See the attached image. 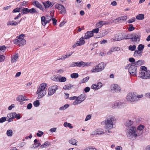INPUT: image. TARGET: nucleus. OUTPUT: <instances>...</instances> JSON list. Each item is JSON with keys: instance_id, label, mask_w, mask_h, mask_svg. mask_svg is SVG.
Returning <instances> with one entry per match:
<instances>
[{"instance_id": "30", "label": "nucleus", "mask_w": 150, "mask_h": 150, "mask_svg": "<svg viewBox=\"0 0 150 150\" xmlns=\"http://www.w3.org/2000/svg\"><path fill=\"white\" fill-rule=\"evenodd\" d=\"M142 52L141 51H139V50H136L135 51L133 55L134 57H137L138 56H142Z\"/></svg>"}, {"instance_id": "3", "label": "nucleus", "mask_w": 150, "mask_h": 150, "mask_svg": "<svg viewBox=\"0 0 150 150\" xmlns=\"http://www.w3.org/2000/svg\"><path fill=\"white\" fill-rule=\"evenodd\" d=\"M125 69H128L129 72L131 75L136 76L137 67L134 64H128L125 67Z\"/></svg>"}, {"instance_id": "43", "label": "nucleus", "mask_w": 150, "mask_h": 150, "mask_svg": "<svg viewBox=\"0 0 150 150\" xmlns=\"http://www.w3.org/2000/svg\"><path fill=\"white\" fill-rule=\"evenodd\" d=\"M96 134H101L104 133V130L102 129H99L96 130Z\"/></svg>"}, {"instance_id": "60", "label": "nucleus", "mask_w": 150, "mask_h": 150, "mask_svg": "<svg viewBox=\"0 0 150 150\" xmlns=\"http://www.w3.org/2000/svg\"><path fill=\"white\" fill-rule=\"evenodd\" d=\"M21 9L20 8L17 7L13 10L12 12L13 13H16L19 12L20 11Z\"/></svg>"}, {"instance_id": "26", "label": "nucleus", "mask_w": 150, "mask_h": 150, "mask_svg": "<svg viewBox=\"0 0 150 150\" xmlns=\"http://www.w3.org/2000/svg\"><path fill=\"white\" fill-rule=\"evenodd\" d=\"M36 93L37 94H38V99H40L44 96L46 93H44L43 92V91H38V89Z\"/></svg>"}, {"instance_id": "63", "label": "nucleus", "mask_w": 150, "mask_h": 150, "mask_svg": "<svg viewBox=\"0 0 150 150\" xmlns=\"http://www.w3.org/2000/svg\"><path fill=\"white\" fill-rule=\"evenodd\" d=\"M52 20L53 21L52 23L54 25H57V20L56 18H53V17H52Z\"/></svg>"}, {"instance_id": "25", "label": "nucleus", "mask_w": 150, "mask_h": 150, "mask_svg": "<svg viewBox=\"0 0 150 150\" xmlns=\"http://www.w3.org/2000/svg\"><path fill=\"white\" fill-rule=\"evenodd\" d=\"M79 63V67H81L82 66L84 67L85 66H89L91 64V62H86L82 61H80Z\"/></svg>"}, {"instance_id": "15", "label": "nucleus", "mask_w": 150, "mask_h": 150, "mask_svg": "<svg viewBox=\"0 0 150 150\" xmlns=\"http://www.w3.org/2000/svg\"><path fill=\"white\" fill-rule=\"evenodd\" d=\"M144 128V126L143 125H140L137 128L136 131L138 133V136H139L143 133V130Z\"/></svg>"}, {"instance_id": "9", "label": "nucleus", "mask_w": 150, "mask_h": 150, "mask_svg": "<svg viewBox=\"0 0 150 150\" xmlns=\"http://www.w3.org/2000/svg\"><path fill=\"white\" fill-rule=\"evenodd\" d=\"M141 35L140 33L132 34V41L135 42H139L140 40Z\"/></svg>"}, {"instance_id": "55", "label": "nucleus", "mask_w": 150, "mask_h": 150, "mask_svg": "<svg viewBox=\"0 0 150 150\" xmlns=\"http://www.w3.org/2000/svg\"><path fill=\"white\" fill-rule=\"evenodd\" d=\"M61 11H60L59 13L62 14H65L66 13V10L64 7H63L61 9Z\"/></svg>"}, {"instance_id": "6", "label": "nucleus", "mask_w": 150, "mask_h": 150, "mask_svg": "<svg viewBox=\"0 0 150 150\" xmlns=\"http://www.w3.org/2000/svg\"><path fill=\"white\" fill-rule=\"evenodd\" d=\"M58 86L56 85L52 86L50 87L48 89V96H49L53 95L58 89Z\"/></svg>"}, {"instance_id": "11", "label": "nucleus", "mask_w": 150, "mask_h": 150, "mask_svg": "<svg viewBox=\"0 0 150 150\" xmlns=\"http://www.w3.org/2000/svg\"><path fill=\"white\" fill-rule=\"evenodd\" d=\"M125 103L120 102H117L115 103L112 105V107L113 108H123L125 106Z\"/></svg>"}, {"instance_id": "61", "label": "nucleus", "mask_w": 150, "mask_h": 150, "mask_svg": "<svg viewBox=\"0 0 150 150\" xmlns=\"http://www.w3.org/2000/svg\"><path fill=\"white\" fill-rule=\"evenodd\" d=\"M89 78H90V77L89 76H87V77H86V78H83V79L82 83H85L86 82H87L88 81L89 79Z\"/></svg>"}, {"instance_id": "47", "label": "nucleus", "mask_w": 150, "mask_h": 150, "mask_svg": "<svg viewBox=\"0 0 150 150\" xmlns=\"http://www.w3.org/2000/svg\"><path fill=\"white\" fill-rule=\"evenodd\" d=\"M144 45H143L140 44L139 45L137 49L139 51H141L142 52L143 50L144 49Z\"/></svg>"}, {"instance_id": "1", "label": "nucleus", "mask_w": 150, "mask_h": 150, "mask_svg": "<svg viewBox=\"0 0 150 150\" xmlns=\"http://www.w3.org/2000/svg\"><path fill=\"white\" fill-rule=\"evenodd\" d=\"M125 132L127 137L130 139L134 140L138 136V133L136 131V127H135L126 128Z\"/></svg>"}, {"instance_id": "8", "label": "nucleus", "mask_w": 150, "mask_h": 150, "mask_svg": "<svg viewBox=\"0 0 150 150\" xmlns=\"http://www.w3.org/2000/svg\"><path fill=\"white\" fill-rule=\"evenodd\" d=\"M126 99L129 102L136 101V96L133 93H129L126 97Z\"/></svg>"}, {"instance_id": "41", "label": "nucleus", "mask_w": 150, "mask_h": 150, "mask_svg": "<svg viewBox=\"0 0 150 150\" xmlns=\"http://www.w3.org/2000/svg\"><path fill=\"white\" fill-rule=\"evenodd\" d=\"M55 7L56 8L60 10L64 6L61 4H57L55 5Z\"/></svg>"}, {"instance_id": "19", "label": "nucleus", "mask_w": 150, "mask_h": 150, "mask_svg": "<svg viewBox=\"0 0 150 150\" xmlns=\"http://www.w3.org/2000/svg\"><path fill=\"white\" fill-rule=\"evenodd\" d=\"M78 100L81 103L86 98V96L85 93H83L81 94L79 96L77 97Z\"/></svg>"}, {"instance_id": "4", "label": "nucleus", "mask_w": 150, "mask_h": 150, "mask_svg": "<svg viewBox=\"0 0 150 150\" xmlns=\"http://www.w3.org/2000/svg\"><path fill=\"white\" fill-rule=\"evenodd\" d=\"M105 67V64L103 62H101L96 66L95 68L91 70L92 72H97L103 70Z\"/></svg>"}, {"instance_id": "39", "label": "nucleus", "mask_w": 150, "mask_h": 150, "mask_svg": "<svg viewBox=\"0 0 150 150\" xmlns=\"http://www.w3.org/2000/svg\"><path fill=\"white\" fill-rule=\"evenodd\" d=\"M18 57V54L14 55L13 57H12L11 62V63H13L16 61V60Z\"/></svg>"}, {"instance_id": "20", "label": "nucleus", "mask_w": 150, "mask_h": 150, "mask_svg": "<svg viewBox=\"0 0 150 150\" xmlns=\"http://www.w3.org/2000/svg\"><path fill=\"white\" fill-rule=\"evenodd\" d=\"M13 112L9 113L7 116L6 117L7 121H8V122H10L12 121L13 119L14 118V115Z\"/></svg>"}, {"instance_id": "13", "label": "nucleus", "mask_w": 150, "mask_h": 150, "mask_svg": "<svg viewBox=\"0 0 150 150\" xmlns=\"http://www.w3.org/2000/svg\"><path fill=\"white\" fill-rule=\"evenodd\" d=\"M42 3L46 9L49 7H52L54 4V2H51L49 1L43 2Z\"/></svg>"}, {"instance_id": "14", "label": "nucleus", "mask_w": 150, "mask_h": 150, "mask_svg": "<svg viewBox=\"0 0 150 150\" xmlns=\"http://www.w3.org/2000/svg\"><path fill=\"white\" fill-rule=\"evenodd\" d=\"M134 123V122L131 120H127L125 123V126L126 127V128H130L131 127H135L133 125Z\"/></svg>"}, {"instance_id": "5", "label": "nucleus", "mask_w": 150, "mask_h": 150, "mask_svg": "<svg viewBox=\"0 0 150 150\" xmlns=\"http://www.w3.org/2000/svg\"><path fill=\"white\" fill-rule=\"evenodd\" d=\"M53 16L50 15H47L45 18L44 16H42L41 17V23L42 25L45 26L47 23H49L52 19Z\"/></svg>"}, {"instance_id": "57", "label": "nucleus", "mask_w": 150, "mask_h": 150, "mask_svg": "<svg viewBox=\"0 0 150 150\" xmlns=\"http://www.w3.org/2000/svg\"><path fill=\"white\" fill-rule=\"evenodd\" d=\"M6 117H2L0 119V123H2L4 122L6 120Z\"/></svg>"}, {"instance_id": "29", "label": "nucleus", "mask_w": 150, "mask_h": 150, "mask_svg": "<svg viewBox=\"0 0 150 150\" xmlns=\"http://www.w3.org/2000/svg\"><path fill=\"white\" fill-rule=\"evenodd\" d=\"M118 38H117L118 41L121 40L123 39H132V34H131L130 35H127L126 37L123 36H122L120 38H119V36L117 37Z\"/></svg>"}, {"instance_id": "17", "label": "nucleus", "mask_w": 150, "mask_h": 150, "mask_svg": "<svg viewBox=\"0 0 150 150\" xmlns=\"http://www.w3.org/2000/svg\"><path fill=\"white\" fill-rule=\"evenodd\" d=\"M140 69L141 70L140 72L141 76H140V77L141 76H142L144 75V74H142V72L144 73L145 74H147L148 73H149L150 72L149 71L147 70V68L144 66H141L140 67Z\"/></svg>"}, {"instance_id": "33", "label": "nucleus", "mask_w": 150, "mask_h": 150, "mask_svg": "<svg viewBox=\"0 0 150 150\" xmlns=\"http://www.w3.org/2000/svg\"><path fill=\"white\" fill-rule=\"evenodd\" d=\"M149 73H148L146 74H145L144 73L142 72V74H144L143 76H141V78L143 79H150V74H149Z\"/></svg>"}, {"instance_id": "49", "label": "nucleus", "mask_w": 150, "mask_h": 150, "mask_svg": "<svg viewBox=\"0 0 150 150\" xmlns=\"http://www.w3.org/2000/svg\"><path fill=\"white\" fill-rule=\"evenodd\" d=\"M69 106V105L68 104H65L63 106L60 107L59 108L60 110H64L67 108Z\"/></svg>"}, {"instance_id": "18", "label": "nucleus", "mask_w": 150, "mask_h": 150, "mask_svg": "<svg viewBox=\"0 0 150 150\" xmlns=\"http://www.w3.org/2000/svg\"><path fill=\"white\" fill-rule=\"evenodd\" d=\"M33 4L34 6L41 10H43L44 9V8L42 5L38 1H34L33 2Z\"/></svg>"}, {"instance_id": "32", "label": "nucleus", "mask_w": 150, "mask_h": 150, "mask_svg": "<svg viewBox=\"0 0 150 150\" xmlns=\"http://www.w3.org/2000/svg\"><path fill=\"white\" fill-rule=\"evenodd\" d=\"M85 38H84L83 37H82L79 39V41H77L79 45V46L84 44L85 43Z\"/></svg>"}, {"instance_id": "31", "label": "nucleus", "mask_w": 150, "mask_h": 150, "mask_svg": "<svg viewBox=\"0 0 150 150\" xmlns=\"http://www.w3.org/2000/svg\"><path fill=\"white\" fill-rule=\"evenodd\" d=\"M50 144H51L48 141H46L43 144L41 145L40 146V148L41 149H43L46 147H47L49 146L50 145Z\"/></svg>"}, {"instance_id": "52", "label": "nucleus", "mask_w": 150, "mask_h": 150, "mask_svg": "<svg viewBox=\"0 0 150 150\" xmlns=\"http://www.w3.org/2000/svg\"><path fill=\"white\" fill-rule=\"evenodd\" d=\"M33 104L34 106L35 107H38L40 103L39 101L38 100H37L34 102Z\"/></svg>"}, {"instance_id": "64", "label": "nucleus", "mask_w": 150, "mask_h": 150, "mask_svg": "<svg viewBox=\"0 0 150 150\" xmlns=\"http://www.w3.org/2000/svg\"><path fill=\"white\" fill-rule=\"evenodd\" d=\"M129 61L130 62L132 63V64L133 63H134L135 62V59L132 57L130 58L129 59Z\"/></svg>"}, {"instance_id": "51", "label": "nucleus", "mask_w": 150, "mask_h": 150, "mask_svg": "<svg viewBox=\"0 0 150 150\" xmlns=\"http://www.w3.org/2000/svg\"><path fill=\"white\" fill-rule=\"evenodd\" d=\"M14 118H16L17 119H19L21 118V115L19 113L17 114L16 112H13Z\"/></svg>"}, {"instance_id": "2", "label": "nucleus", "mask_w": 150, "mask_h": 150, "mask_svg": "<svg viewBox=\"0 0 150 150\" xmlns=\"http://www.w3.org/2000/svg\"><path fill=\"white\" fill-rule=\"evenodd\" d=\"M116 119L112 115L108 116L105 120V127L106 129H111L113 128V125L115 123Z\"/></svg>"}, {"instance_id": "54", "label": "nucleus", "mask_w": 150, "mask_h": 150, "mask_svg": "<svg viewBox=\"0 0 150 150\" xmlns=\"http://www.w3.org/2000/svg\"><path fill=\"white\" fill-rule=\"evenodd\" d=\"M135 29V28L133 27V25L132 24H130L129 25L128 30L129 31H132L133 30Z\"/></svg>"}, {"instance_id": "40", "label": "nucleus", "mask_w": 150, "mask_h": 150, "mask_svg": "<svg viewBox=\"0 0 150 150\" xmlns=\"http://www.w3.org/2000/svg\"><path fill=\"white\" fill-rule=\"evenodd\" d=\"M29 13L31 14L38 13V12L35 10V8H33L31 9H29Z\"/></svg>"}, {"instance_id": "34", "label": "nucleus", "mask_w": 150, "mask_h": 150, "mask_svg": "<svg viewBox=\"0 0 150 150\" xmlns=\"http://www.w3.org/2000/svg\"><path fill=\"white\" fill-rule=\"evenodd\" d=\"M73 85L72 84L66 85L63 87V89L65 90H68L73 87Z\"/></svg>"}, {"instance_id": "12", "label": "nucleus", "mask_w": 150, "mask_h": 150, "mask_svg": "<svg viewBox=\"0 0 150 150\" xmlns=\"http://www.w3.org/2000/svg\"><path fill=\"white\" fill-rule=\"evenodd\" d=\"M47 86L46 83H43L41 84L39 86L38 88V91H41L42 90L43 91L44 93H46V87Z\"/></svg>"}, {"instance_id": "23", "label": "nucleus", "mask_w": 150, "mask_h": 150, "mask_svg": "<svg viewBox=\"0 0 150 150\" xmlns=\"http://www.w3.org/2000/svg\"><path fill=\"white\" fill-rule=\"evenodd\" d=\"M93 34L92 32L91 31H87L85 34V38L86 39H88L90 38L93 37Z\"/></svg>"}, {"instance_id": "36", "label": "nucleus", "mask_w": 150, "mask_h": 150, "mask_svg": "<svg viewBox=\"0 0 150 150\" xmlns=\"http://www.w3.org/2000/svg\"><path fill=\"white\" fill-rule=\"evenodd\" d=\"M136 18L139 20H141L144 18V15L143 14H140L137 15Z\"/></svg>"}, {"instance_id": "24", "label": "nucleus", "mask_w": 150, "mask_h": 150, "mask_svg": "<svg viewBox=\"0 0 150 150\" xmlns=\"http://www.w3.org/2000/svg\"><path fill=\"white\" fill-rule=\"evenodd\" d=\"M144 61L143 60H139L135 62L134 63H133L137 67V66H140L143 64L144 63Z\"/></svg>"}, {"instance_id": "28", "label": "nucleus", "mask_w": 150, "mask_h": 150, "mask_svg": "<svg viewBox=\"0 0 150 150\" xmlns=\"http://www.w3.org/2000/svg\"><path fill=\"white\" fill-rule=\"evenodd\" d=\"M18 23L14 21H9L7 23L8 26L12 25L16 26L18 25Z\"/></svg>"}, {"instance_id": "22", "label": "nucleus", "mask_w": 150, "mask_h": 150, "mask_svg": "<svg viewBox=\"0 0 150 150\" xmlns=\"http://www.w3.org/2000/svg\"><path fill=\"white\" fill-rule=\"evenodd\" d=\"M39 140L37 139H35L34 140V143L32 145L31 148H36L40 146L41 144L40 142H38Z\"/></svg>"}, {"instance_id": "21", "label": "nucleus", "mask_w": 150, "mask_h": 150, "mask_svg": "<svg viewBox=\"0 0 150 150\" xmlns=\"http://www.w3.org/2000/svg\"><path fill=\"white\" fill-rule=\"evenodd\" d=\"M102 86V84L100 82L97 83V85L93 84L91 86V88L93 89L98 90Z\"/></svg>"}, {"instance_id": "10", "label": "nucleus", "mask_w": 150, "mask_h": 150, "mask_svg": "<svg viewBox=\"0 0 150 150\" xmlns=\"http://www.w3.org/2000/svg\"><path fill=\"white\" fill-rule=\"evenodd\" d=\"M13 42L16 45H18L20 46L25 45L26 43V40L23 38H17L13 41Z\"/></svg>"}, {"instance_id": "44", "label": "nucleus", "mask_w": 150, "mask_h": 150, "mask_svg": "<svg viewBox=\"0 0 150 150\" xmlns=\"http://www.w3.org/2000/svg\"><path fill=\"white\" fill-rule=\"evenodd\" d=\"M76 140L73 139H71L69 140V143L73 145H76Z\"/></svg>"}, {"instance_id": "45", "label": "nucleus", "mask_w": 150, "mask_h": 150, "mask_svg": "<svg viewBox=\"0 0 150 150\" xmlns=\"http://www.w3.org/2000/svg\"><path fill=\"white\" fill-rule=\"evenodd\" d=\"M64 125L65 127H68L70 129H72L73 127V126L71 125V124L68 123L67 122H65L64 123Z\"/></svg>"}, {"instance_id": "58", "label": "nucleus", "mask_w": 150, "mask_h": 150, "mask_svg": "<svg viewBox=\"0 0 150 150\" xmlns=\"http://www.w3.org/2000/svg\"><path fill=\"white\" fill-rule=\"evenodd\" d=\"M38 133H37L36 134L37 135L38 137H41L43 134V132L40 131H38Z\"/></svg>"}, {"instance_id": "42", "label": "nucleus", "mask_w": 150, "mask_h": 150, "mask_svg": "<svg viewBox=\"0 0 150 150\" xmlns=\"http://www.w3.org/2000/svg\"><path fill=\"white\" fill-rule=\"evenodd\" d=\"M13 134V131L11 129H8L6 131V135L8 137H11L12 136Z\"/></svg>"}, {"instance_id": "38", "label": "nucleus", "mask_w": 150, "mask_h": 150, "mask_svg": "<svg viewBox=\"0 0 150 150\" xmlns=\"http://www.w3.org/2000/svg\"><path fill=\"white\" fill-rule=\"evenodd\" d=\"M108 33L105 30H103L100 32V36L102 37Z\"/></svg>"}, {"instance_id": "27", "label": "nucleus", "mask_w": 150, "mask_h": 150, "mask_svg": "<svg viewBox=\"0 0 150 150\" xmlns=\"http://www.w3.org/2000/svg\"><path fill=\"white\" fill-rule=\"evenodd\" d=\"M29 99H25L24 96L23 95L19 96L16 99L17 101L19 102H23L25 100H28Z\"/></svg>"}, {"instance_id": "48", "label": "nucleus", "mask_w": 150, "mask_h": 150, "mask_svg": "<svg viewBox=\"0 0 150 150\" xmlns=\"http://www.w3.org/2000/svg\"><path fill=\"white\" fill-rule=\"evenodd\" d=\"M136 48V46L135 45H133L132 46L130 45L128 47L129 50L132 51L135 50Z\"/></svg>"}, {"instance_id": "53", "label": "nucleus", "mask_w": 150, "mask_h": 150, "mask_svg": "<svg viewBox=\"0 0 150 150\" xmlns=\"http://www.w3.org/2000/svg\"><path fill=\"white\" fill-rule=\"evenodd\" d=\"M51 79L53 81L57 82L59 81V78L56 76L54 75L52 76Z\"/></svg>"}, {"instance_id": "46", "label": "nucleus", "mask_w": 150, "mask_h": 150, "mask_svg": "<svg viewBox=\"0 0 150 150\" xmlns=\"http://www.w3.org/2000/svg\"><path fill=\"white\" fill-rule=\"evenodd\" d=\"M71 78H76L79 77V74L77 73H73L71 74L70 75Z\"/></svg>"}, {"instance_id": "62", "label": "nucleus", "mask_w": 150, "mask_h": 150, "mask_svg": "<svg viewBox=\"0 0 150 150\" xmlns=\"http://www.w3.org/2000/svg\"><path fill=\"white\" fill-rule=\"evenodd\" d=\"M5 59V57L4 55L0 54V62H3Z\"/></svg>"}, {"instance_id": "7", "label": "nucleus", "mask_w": 150, "mask_h": 150, "mask_svg": "<svg viewBox=\"0 0 150 150\" xmlns=\"http://www.w3.org/2000/svg\"><path fill=\"white\" fill-rule=\"evenodd\" d=\"M111 91L113 93L120 92L121 90L120 86L117 84H112L110 87Z\"/></svg>"}, {"instance_id": "50", "label": "nucleus", "mask_w": 150, "mask_h": 150, "mask_svg": "<svg viewBox=\"0 0 150 150\" xmlns=\"http://www.w3.org/2000/svg\"><path fill=\"white\" fill-rule=\"evenodd\" d=\"M67 80L66 78L64 76L59 78V81L61 82H63L66 81Z\"/></svg>"}, {"instance_id": "16", "label": "nucleus", "mask_w": 150, "mask_h": 150, "mask_svg": "<svg viewBox=\"0 0 150 150\" xmlns=\"http://www.w3.org/2000/svg\"><path fill=\"white\" fill-rule=\"evenodd\" d=\"M127 18L126 16H124L118 17L115 19V21L119 23H122L126 21Z\"/></svg>"}, {"instance_id": "59", "label": "nucleus", "mask_w": 150, "mask_h": 150, "mask_svg": "<svg viewBox=\"0 0 150 150\" xmlns=\"http://www.w3.org/2000/svg\"><path fill=\"white\" fill-rule=\"evenodd\" d=\"M135 20V18H133L127 21V22L129 23H132L134 22Z\"/></svg>"}, {"instance_id": "56", "label": "nucleus", "mask_w": 150, "mask_h": 150, "mask_svg": "<svg viewBox=\"0 0 150 150\" xmlns=\"http://www.w3.org/2000/svg\"><path fill=\"white\" fill-rule=\"evenodd\" d=\"M99 31V29L98 28L93 29L92 31H91L92 32V33L93 34V33H98Z\"/></svg>"}, {"instance_id": "37", "label": "nucleus", "mask_w": 150, "mask_h": 150, "mask_svg": "<svg viewBox=\"0 0 150 150\" xmlns=\"http://www.w3.org/2000/svg\"><path fill=\"white\" fill-rule=\"evenodd\" d=\"M105 22L103 21H100L97 23L96 26L98 28H100L103 25L105 24Z\"/></svg>"}, {"instance_id": "35", "label": "nucleus", "mask_w": 150, "mask_h": 150, "mask_svg": "<svg viewBox=\"0 0 150 150\" xmlns=\"http://www.w3.org/2000/svg\"><path fill=\"white\" fill-rule=\"evenodd\" d=\"M28 10L29 9L26 8H23L21 11V14L23 15L28 13H29Z\"/></svg>"}]
</instances>
